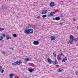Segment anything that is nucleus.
I'll list each match as a JSON object with an SVG mask.
<instances>
[{"label":"nucleus","mask_w":78,"mask_h":78,"mask_svg":"<svg viewBox=\"0 0 78 78\" xmlns=\"http://www.w3.org/2000/svg\"><path fill=\"white\" fill-rule=\"evenodd\" d=\"M76 75H77L78 76V72H77L76 73Z\"/></svg>","instance_id":"38"},{"label":"nucleus","mask_w":78,"mask_h":78,"mask_svg":"<svg viewBox=\"0 0 78 78\" xmlns=\"http://www.w3.org/2000/svg\"><path fill=\"white\" fill-rule=\"evenodd\" d=\"M53 55H54V57H56V52H54V53H53Z\"/></svg>","instance_id":"23"},{"label":"nucleus","mask_w":78,"mask_h":78,"mask_svg":"<svg viewBox=\"0 0 78 78\" xmlns=\"http://www.w3.org/2000/svg\"><path fill=\"white\" fill-rule=\"evenodd\" d=\"M53 20H56V17L53 18Z\"/></svg>","instance_id":"37"},{"label":"nucleus","mask_w":78,"mask_h":78,"mask_svg":"<svg viewBox=\"0 0 78 78\" xmlns=\"http://www.w3.org/2000/svg\"><path fill=\"white\" fill-rule=\"evenodd\" d=\"M51 40H53V41H55L56 39V37L54 36H52L51 37Z\"/></svg>","instance_id":"5"},{"label":"nucleus","mask_w":78,"mask_h":78,"mask_svg":"<svg viewBox=\"0 0 78 78\" xmlns=\"http://www.w3.org/2000/svg\"><path fill=\"white\" fill-rule=\"evenodd\" d=\"M14 74H10L8 76L9 77H13V76H14Z\"/></svg>","instance_id":"9"},{"label":"nucleus","mask_w":78,"mask_h":78,"mask_svg":"<svg viewBox=\"0 0 78 78\" xmlns=\"http://www.w3.org/2000/svg\"><path fill=\"white\" fill-rule=\"evenodd\" d=\"M2 54H3V55H5V52H2Z\"/></svg>","instance_id":"32"},{"label":"nucleus","mask_w":78,"mask_h":78,"mask_svg":"<svg viewBox=\"0 0 78 78\" xmlns=\"http://www.w3.org/2000/svg\"><path fill=\"white\" fill-rule=\"evenodd\" d=\"M33 33V30L32 29H30V33Z\"/></svg>","instance_id":"11"},{"label":"nucleus","mask_w":78,"mask_h":78,"mask_svg":"<svg viewBox=\"0 0 78 78\" xmlns=\"http://www.w3.org/2000/svg\"><path fill=\"white\" fill-rule=\"evenodd\" d=\"M69 44H73V41H72L71 40L69 41Z\"/></svg>","instance_id":"22"},{"label":"nucleus","mask_w":78,"mask_h":78,"mask_svg":"<svg viewBox=\"0 0 78 78\" xmlns=\"http://www.w3.org/2000/svg\"><path fill=\"white\" fill-rule=\"evenodd\" d=\"M33 44L35 45H37L39 44V42L38 41H35L33 42Z\"/></svg>","instance_id":"3"},{"label":"nucleus","mask_w":78,"mask_h":78,"mask_svg":"<svg viewBox=\"0 0 78 78\" xmlns=\"http://www.w3.org/2000/svg\"><path fill=\"white\" fill-rule=\"evenodd\" d=\"M37 18L38 19H41V17H40V16H38L37 17Z\"/></svg>","instance_id":"33"},{"label":"nucleus","mask_w":78,"mask_h":78,"mask_svg":"<svg viewBox=\"0 0 78 78\" xmlns=\"http://www.w3.org/2000/svg\"><path fill=\"white\" fill-rule=\"evenodd\" d=\"M27 70H28V71H30V68H28Z\"/></svg>","instance_id":"39"},{"label":"nucleus","mask_w":78,"mask_h":78,"mask_svg":"<svg viewBox=\"0 0 78 78\" xmlns=\"http://www.w3.org/2000/svg\"><path fill=\"white\" fill-rule=\"evenodd\" d=\"M34 69H30V72H33L34 71Z\"/></svg>","instance_id":"13"},{"label":"nucleus","mask_w":78,"mask_h":78,"mask_svg":"<svg viewBox=\"0 0 78 78\" xmlns=\"http://www.w3.org/2000/svg\"><path fill=\"white\" fill-rule=\"evenodd\" d=\"M0 41H1V42L3 41V37H0Z\"/></svg>","instance_id":"14"},{"label":"nucleus","mask_w":78,"mask_h":78,"mask_svg":"<svg viewBox=\"0 0 78 78\" xmlns=\"http://www.w3.org/2000/svg\"><path fill=\"white\" fill-rule=\"evenodd\" d=\"M4 8L3 6H1L0 7V9H3Z\"/></svg>","instance_id":"26"},{"label":"nucleus","mask_w":78,"mask_h":78,"mask_svg":"<svg viewBox=\"0 0 78 78\" xmlns=\"http://www.w3.org/2000/svg\"><path fill=\"white\" fill-rule=\"evenodd\" d=\"M58 71L59 72H62V69H58Z\"/></svg>","instance_id":"15"},{"label":"nucleus","mask_w":78,"mask_h":78,"mask_svg":"<svg viewBox=\"0 0 78 78\" xmlns=\"http://www.w3.org/2000/svg\"><path fill=\"white\" fill-rule=\"evenodd\" d=\"M5 30V29L3 28H0V32L1 31H3Z\"/></svg>","instance_id":"24"},{"label":"nucleus","mask_w":78,"mask_h":78,"mask_svg":"<svg viewBox=\"0 0 78 78\" xmlns=\"http://www.w3.org/2000/svg\"><path fill=\"white\" fill-rule=\"evenodd\" d=\"M2 66H0V71L2 70Z\"/></svg>","instance_id":"27"},{"label":"nucleus","mask_w":78,"mask_h":78,"mask_svg":"<svg viewBox=\"0 0 78 78\" xmlns=\"http://www.w3.org/2000/svg\"><path fill=\"white\" fill-rule=\"evenodd\" d=\"M57 59H58V60H59L61 59V58H60V57H59V55L58 56Z\"/></svg>","instance_id":"25"},{"label":"nucleus","mask_w":78,"mask_h":78,"mask_svg":"<svg viewBox=\"0 0 78 78\" xmlns=\"http://www.w3.org/2000/svg\"><path fill=\"white\" fill-rule=\"evenodd\" d=\"M60 51H61V50H59Z\"/></svg>","instance_id":"44"},{"label":"nucleus","mask_w":78,"mask_h":78,"mask_svg":"<svg viewBox=\"0 0 78 78\" xmlns=\"http://www.w3.org/2000/svg\"><path fill=\"white\" fill-rule=\"evenodd\" d=\"M50 3H51V4H54V3H55L53 2H51Z\"/></svg>","instance_id":"35"},{"label":"nucleus","mask_w":78,"mask_h":78,"mask_svg":"<svg viewBox=\"0 0 78 78\" xmlns=\"http://www.w3.org/2000/svg\"><path fill=\"white\" fill-rule=\"evenodd\" d=\"M76 28H77V29L78 30V26L76 27Z\"/></svg>","instance_id":"43"},{"label":"nucleus","mask_w":78,"mask_h":78,"mask_svg":"<svg viewBox=\"0 0 78 78\" xmlns=\"http://www.w3.org/2000/svg\"><path fill=\"white\" fill-rule=\"evenodd\" d=\"M4 72V70L3 69H2L1 71V73H3Z\"/></svg>","instance_id":"28"},{"label":"nucleus","mask_w":78,"mask_h":78,"mask_svg":"<svg viewBox=\"0 0 78 78\" xmlns=\"http://www.w3.org/2000/svg\"><path fill=\"white\" fill-rule=\"evenodd\" d=\"M21 62H22V61L19 60L14 62L13 63H12V65H19V64H20Z\"/></svg>","instance_id":"2"},{"label":"nucleus","mask_w":78,"mask_h":78,"mask_svg":"<svg viewBox=\"0 0 78 78\" xmlns=\"http://www.w3.org/2000/svg\"><path fill=\"white\" fill-rule=\"evenodd\" d=\"M2 36H3V37H5V35L4 34H2Z\"/></svg>","instance_id":"29"},{"label":"nucleus","mask_w":78,"mask_h":78,"mask_svg":"<svg viewBox=\"0 0 78 78\" xmlns=\"http://www.w3.org/2000/svg\"><path fill=\"white\" fill-rule=\"evenodd\" d=\"M56 66H57V67H59V65H56Z\"/></svg>","instance_id":"42"},{"label":"nucleus","mask_w":78,"mask_h":78,"mask_svg":"<svg viewBox=\"0 0 78 78\" xmlns=\"http://www.w3.org/2000/svg\"><path fill=\"white\" fill-rule=\"evenodd\" d=\"M61 54H60L59 55V56H61Z\"/></svg>","instance_id":"45"},{"label":"nucleus","mask_w":78,"mask_h":78,"mask_svg":"<svg viewBox=\"0 0 78 78\" xmlns=\"http://www.w3.org/2000/svg\"><path fill=\"white\" fill-rule=\"evenodd\" d=\"M24 60L25 61H29V58H26L24 59Z\"/></svg>","instance_id":"12"},{"label":"nucleus","mask_w":78,"mask_h":78,"mask_svg":"<svg viewBox=\"0 0 78 78\" xmlns=\"http://www.w3.org/2000/svg\"><path fill=\"white\" fill-rule=\"evenodd\" d=\"M67 60V58L66 57L64 59H63L62 60V62H66V61Z\"/></svg>","instance_id":"10"},{"label":"nucleus","mask_w":78,"mask_h":78,"mask_svg":"<svg viewBox=\"0 0 78 78\" xmlns=\"http://www.w3.org/2000/svg\"><path fill=\"white\" fill-rule=\"evenodd\" d=\"M53 64H54V65H56V64H58V62L56 61H55L54 62Z\"/></svg>","instance_id":"18"},{"label":"nucleus","mask_w":78,"mask_h":78,"mask_svg":"<svg viewBox=\"0 0 78 78\" xmlns=\"http://www.w3.org/2000/svg\"><path fill=\"white\" fill-rule=\"evenodd\" d=\"M5 36L6 37H9V35H5Z\"/></svg>","instance_id":"30"},{"label":"nucleus","mask_w":78,"mask_h":78,"mask_svg":"<svg viewBox=\"0 0 78 78\" xmlns=\"http://www.w3.org/2000/svg\"><path fill=\"white\" fill-rule=\"evenodd\" d=\"M73 19V20H74V21H76V20H75V19Z\"/></svg>","instance_id":"41"},{"label":"nucleus","mask_w":78,"mask_h":78,"mask_svg":"<svg viewBox=\"0 0 78 78\" xmlns=\"http://www.w3.org/2000/svg\"><path fill=\"white\" fill-rule=\"evenodd\" d=\"M11 39V37H8L6 38V39H7V40L8 39Z\"/></svg>","instance_id":"19"},{"label":"nucleus","mask_w":78,"mask_h":78,"mask_svg":"<svg viewBox=\"0 0 78 78\" xmlns=\"http://www.w3.org/2000/svg\"><path fill=\"white\" fill-rule=\"evenodd\" d=\"M34 59H36V58H35Z\"/></svg>","instance_id":"46"},{"label":"nucleus","mask_w":78,"mask_h":78,"mask_svg":"<svg viewBox=\"0 0 78 78\" xmlns=\"http://www.w3.org/2000/svg\"><path fill=\"white\" fill-rule=\"evenodd\" d=\"M53 14H54V12H51L50 14L49 15V17H50V16H53Z\"/></svg>","instance_id":"8"},{"label":"nucleus","mask_w":78,"mask_h":78,"mask_svg":"<svg viewBox=\"0 0 78 78\" xmlns=\"http://www.w3.org/2000/svg\"><path fill=\"white\" fill-rule=\"evenodd\" d=\"M47 61L48 62L51 64H52V62H53L52 60H51V59H50V58H48Z\"/></svg>","instance_id":"4"},{"label":"nucleus","mask_w":78,"mask_h":78,"mask_svg":"<svg viewBox=\"0 0 78 78\" xmlns=\"http://www.w3.org/2000/svg\"><path fill=\"white\" fill-rule=\"evenodd\" d=\"M30 28H32V26H31V25H30Z\"/></svg>","instance_id":"40"},{"label":"nucleus","mask_w":78,"mask_h":78,"mask_svg":"<svg viewBox=\"0 0 78 78\" xmlns=\"http://www.w3.org/2000/svg\"><path fill=\"white\" fill-rule=\"evenodd\" d=\"M24 33L25 34H30V28L29 27H27L25 29Z\"/></svg>","instance_id":"1"},{"label":"nucleus","mask_w":78,"mask_h":78,"mask_svg":"<svg viewBox=\"0 0 78 78\" xmlns=\"http://www.w3.org/2000/svg\"><path fill=\"white\" fill-rule=\"evenodd\" d=\"M75 41H78V38H76L74 40Z\"/></svg>","instance_id":"31"},{"label":"nucleus","mask_w":78,"mask_h":78,"mask_svg":"<svg viewBox=\"0 0 78 78\" xmlns=\"http://www.w3.org/2000/svg\"><path fill=\"white\" fill-rule=\"evenodd\" d=\"M42 17L43 18H45V17H46L47 15H44L42 16Z\"/></svg>","instance_id":"21"},{"label":"nucleus","mask_w":78,"mask_h":78,"mask_svg":"<svg viewBox=\"0 0 78 78\" xmlns=\"http://www.w3.org/2000/svg\"><path fill=\"white\" fill-rule=\"evenodd\" d=\"M49 5L50 6H51V7H53V6H55V5L52 4L51 3H50Z\"/></svg>","instance_id":"20"},{"label":"nucleus","mask_w":78,"mask_h":78,"mask_svg":"<svg viewBox=\"0 0 78 78\" xmlns=\"http://www.w3.org/2000/svg\"><path fill=\"white\" fill-rule=\"evenodd\" d=\"M61 55L62 56H64V54H63L62 53H61Z\"/></svg>","instance_id":"34"},{"label":"nucleus","mask_w":78,"mask_h":78,"mask_svg":"<svg viewBox=\"0 0 78 78\" xmlns=\"http://www.w3.org/2000/svg\"><path fill=\"white\" fill-rule=\"evenodd\" d=\"M70 39L72 41H73L74 40V37L73 36L71 35L70 36Z\"/></svg>","instance_id":"7"},{"label":"nucleus","mask_w":78,"mask_h":78,"mask_svg":"<svg viewBox=\"0 0 78 78\" xmlns=\"http://www.w3.org/2000/svg\"><path fill=\"white\" fill-rule=\"evenodd\" d=\"M10 49L12 50H14V49H13V48H10Z\"/></svg>","instance_id":"36"},{"label":"nucleus","mask_w":78,"mask_h":78,"mask_svg":"<svg viewBox=\"0 0 78 78\" xmlns=\"http://www.w3.org/2000/svg\"><path fill=\"white\" fill-rule=\"evenodd\" d=\"M12 36L13 37H17V35H16V34H12Z\"/></svg>","instance_id":"17"},{"label":"nucleus","mask_w":78,"mask_h":78,"mask_svg":"<svg viewBox=\"0 0 78 78\" xmlns=\"http://www.w3.org/2000/svg\"><path fill=\"white\" fill-rule=\"evenodd\" d=\"M47 13V10H44L42 11V14H46Z\"/></svg>","instance_id":"6"},{"label":"nucleus","mask_w":78,"mask_h":78,"mask_svg":"<svg viewBox=\"0 0 78 78\" xmlns=\"http://www.w3.org/2000/svg\"><path fill=\"white\" fill-rule=\"evenodd\" d=\"M60 19V18L58 17H56V20H59Z\"/></svg>","instance_id":"16"}]
</instances>
